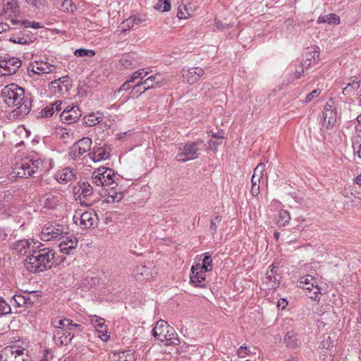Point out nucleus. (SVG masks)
<instances>
[{"mask_svg":"<svg viewBox=\"0 0 361 361\" xmlns=\"http://www.w3.org/2000/svg\"><path fill=\"white\" fill-rule=\"evenodd\" d=\"M1 99L8 107H16V114L23 116L31 109V100L25 97L24 89L15 83L5 86L1 92Z\"/></svg>","mask_w":361,"mask_h":361,"instance_id":"1","label":"nucleus"},{"mask_svg":"<svg viewBox=\"0 0 361 361\" xmlns=\"http://www.w3.org/2000/svg\"><path fill=\"white\" fill-rule=\"evenodd\" d=\"M56 264L55 252L50 248L33 250L24 262L25 269L32 273L43 272Z\"/></svg>","mask_w":361,"mask_h":361,"instance_id":"2","label":"nucleus"},{"mask_svg":"<svg viewBox=\"0 0 361 361\" xmlns=\"http://www.w3.org/2000/svg\"><path fill=\"white\" fill-rule=\"evenodd\" d=\"M45 170V163L41 159L27 158L16 163L12 171L13 178H28Z\"/></svg>","mask_w":361,"mask_h":361,"instance_id":"3","label":"nucleus"},{"mask_svg":"<svg viewBox=\"0 0 361 361\" xmlns=\"http://www.w3.org/2000/svg\"><path fill=\"white\" fill-rule=\"evenodd\" d=\"M153 336L161 342H166V345H178L180 343L178 335L173 327L162 319L159 320L155 327L152 330Z\"/></svg>","mask_w":361,"mask_h":361,"instance_id":"4","label":"nucleus"},{"mask_svg":"<svg viewBox=\"0 0 361 361\" xmlns=\"http://www.w3.org/2000/svg\"><path fill=\"white\" fill-rule=\"evenodd\" d=\"M203 140L198 139L195 142H188L182 147L179 148L180 152L176 155V159L180 162H186L198 158L200 154Z\"/></svg>","mask_w":361,"mask_h":361,"instance_id":"5","label":"nucleus"},{"mask_svg":"<svg viewBox=\"0 0 361 361\" xmlns=\"http://www.w3.org/2000/svg\"><path fill=\"white\" fill-rule=\"evenodd\" d=\"M0 357L1 361H31L28 351L16 345L4 348L0 353Z\"/></svg>","mask_w":361,"mask_h":361,"instance_id":"6","label":"nucleus"},{"mask_svg":"<svg viewBox=\"0 0 361 361\" xmlns=\"http://www.w3.org/2000/svg\"><path fill=\"white\" fill-rule=\"evenodd\" d=\"M297 286L305 290L307 295L314 300H317L320 294V287H319L317 279L307 274L300 276L297 282Z\"/></svg>","mask_w":361,"mask_h":361,"instance_id":"7","label":"nucleus"},{"mask_svg":"<svg viewBox=\"0 0 361 361\" xmlns=\"http://www.w3.org/2000/svg\"><path fill=\"white\" fill-rule=\"evenodd\" d=\"M115 174L113 170L109 168L98 169L92 173V182L97 186L111 187L115 184Z\"/></svg>","mask_w":361,"mask_h":361,"instance_id":"8","label":"nucleus"},{"mask_svg":"<svg viewBox=\"0 0 361 361\" xmlns=\"http://www.w3.org/2000/svg\"><path fill=\"white\" fill-rule=\"evenodd\" d=\"M66 232L63 231L61 225H54L51 223L46 224L40 232L39 237L43 241L60 240Z\"/></svg>","mask_w":361,"mask_h":361,"instance_id":"9","label":"nucleus"},{"mask_svg":"<svg viewBox=\"0 0 361 361\" xmlns=\"http://www.w3.org/2000/svg\"><path fill=\"white\" fill-rule=\"evenodd\" d=\"M22 66L21 61L16 57L0 59V75H11L16 73Z\"/></svg>","mask_w":361,"mask_h":361,"instance_id":"10","label":"nucleus"},{"mask_svg":"<svg viewBox=\"0 0 361 361\" xmlns=\"http://www.w3.org/2000/svg\"><path fill=\"white\" fill-rule=\"evenodd\" d=\"M92 140L87 137L80 139L71 147L69 157L71 159L76 160L85 152L90 150Z\"/></svg>","mask_w":361,"mask_h":361,"instance_id":"11","label":"nucleus"},{"mask_svg":"<svg viewBox=\"0 0 361 361\" xmlns=\"http://www.w3.org/2000/svg\"><path fill=\"white\" fill-rule=\"evenodd\" d=\"M97 219V214L91 212L76 213L73 216V221L75 224L80 225L82 228L88 229L94 227Z\"/></svg>","mask_w":361,"mask_h":361,"instance_id":"12","label":"nucleus"},{"mask_svg":"<svg viewBox=\"0 0 361 361\" xmlns=\"http://www.w3.org/2000/svg\"><path fill=\"white\" fill-rule=\"evenodd\" d=\"M82 116L80 109L78 106H67L60 114V119L66 123L76 122Z\"/></svg>","mask_w":361,"mask_h":361,"instance_id":"13","label":"nucleus"},{"mask_svg":"<svg viewBox=\"0 0 361 361\" xmlns=\"http://www.w3.org/2000/svg\"><path fill=\"white\" fill-rule=\"evenodd\" d=\"M337 114L332 106L326 104L322 112V128L328 130L332 128L336 123Z\"/></svg>","mask_w":361,"mask_h":361,"instance_id":"14","label":"nucleus"},{"mask_svg":"<svg viewBox=\"0 0 361 361\" xmlns=\"http://www.w3.org/2000/svg\"><path fill=\"white\" fill-rule=\"evenodd\" d=\"M204 73V71L200 67L183 68L181 70L182 77L184 80L190 85L197 82Z\"/></svg>","mask_w":361,"mask_h":361,"instance_id":"15","label":"nucleus"},{"mask_svg":"<svg viewBox=\"0 0 361 361\" xmlns=\"http://www.w3.org/2000/svg\"><path fill=\"white\" fill-rule=\"evenodd\" d=\"M162 80L161 75L157 74L155 75H150L145 80L137 81V92H140V94H142L147 90L154 87V85L160 87Z\"/></svg>","mask_w":361,"mask_h":361,"instance_id":"16","label":"nucleus"},{"mask_svg":"<svg viewBox=\"0 0 361 361\" xmlns=\"http://www.w3.org/2000/svg\"><path fill=\"white\" fill-rule=\"evenodd\" d=\"M17 0H4L1 16L6 18H15L19 13Z\"/></svg>","mask_w":361,"mask_h":361,"instance_id":"17","label":"nucleus"},{"mask_svg":"<svg viewBox=\"0 0 361 361\" xmlns=\"http://www.w3.org/2000/svg\"><path fill=\"white\" fill-rule=\"evenodd\" d=\"M62 195L57 191H54L46 194L43 197L42 202L45 208L54 209L62 201Z\"/></svg>","mask_w":361,"mask_h":361,"instance_id":"18","label":"nucleus"},{"mask_svg":"<svg viewBox=\"0 0 361 361\" xmlns=\"http://www.w3.org/2000/svg\"><path fill=\"white\" fill-rule=\"evenodd\" d=\"M197 266H192L191 269L190 282L196 287H205L204 281L206 279V272Z\"/></svg>","mask_w":361,"mask_h":361,"instance_id":"19","label":"nucleus"},{"mask_svg":"<svg viewBox=\"0 0 361 361\" xmlns=\"http://www.w3.org/2000/svg\"><path fill=\"white\" fill-rule=\"evenodd\" d=\"M36 40L34 35L28 33L27 31H20L18 33L12 35L9 38V41L15 44L22 45L30 44Z\"/></svg>","mask_w":361,"mask_h":361,"instance_id":"20","label":"nucleus"},{"mask_svg":"<svg viewBox=\"0 0 361 361\" xmlns=\"http://www.w3.org/2000/svg\"><path fill=\"white\" fill-rule=\"evenodd\" d=\"M110 147L104 145L101 147H94L93 151L89 153L88 156L94 162H97L108 159L110 157Z\"/></svg>","mask_w":361,"mask_h":361,"instance_id":"21","label":"nucleus"},{"mask_svg":"<svg viewBox=\"0 0 361 361\" xmlns=\"http://www.w3.org/2000/svg\"><path fill=\"white\" fill-rule=\"evenodd\" d=\"M75 334L72 331L60 332V330L55 331L53 335V339L56 345H66L70 343L74 338Z\"/></svg>","mask_w":361,"mask_h":361,"instance_id":"22","label":"nucleus"},{"mask_svg":"<svg viewBox=\"0 0 361 361\" xmlns=\"http://www.w3.org/2000/svg\"><path fill=\"white\" fill-rule=\"evenodd\" d=\"M277 266L272 264L267 270L265 277V283L269 288H276L279 285V280L276 276Z\"/></svg>","mask_w":361,"mask_h":361,"instance_id":"23","label":"nucleus"},{"mask_svg":"<svg viewBox=\"0 0 361 361\" xmlns=\"http://www.w3.org/2000/svg\"><path fill=\"white\" fill-rule=\"evenodd\" d=\"M75 173L73 169L70 168H65L59 171L55 174L56 180L62 184L68 183L75 178Z\"/></svg>","mask_w":361,"mask_h":361,"instance_id":"24","label":"nucleus"},{"mask_svg":"<svg viewBox=\"0 0 361 361\" xmlns=\"http://www.w3.org/2000/svg\"><path fill=\"white\" fill-rule=\"evenodd\" d=\"M93 190L92 186L88 182L82 183L78 189L77 199L80 200V203L89 205V203H85V199L92 195Z\"/></svg>","mask_w":361,"mask_h":361,"instance_id":"25","label":"nucleus"},{"mask_svg":"<svg viewBox=\"0 0 361 361\" xmlns=\"http://www.w3.org/2000/svg\"><path fill=\"white\" fill-rule=\"evenodd\" d=\"M54 69V66L43 61H35L31 65V71L39 75L51 73Z\"/></svg>","mask_w":361,"mask_h":361,"instance_id":"26","label":"nucleus"},{"mask_svg":"<svg viewBox=\"0 0 361 361\" xmlns=\"http://www.w3.org/2000/svg\"><path fill=\"white\" fill-rule=\"evenodd\" d=\"M78 245V240L76 238L70 236L66 238V240L62 241L59 247L61 252L70 255L72 251L75 249Z\"/></svg>","mask_w":361,"mask_h":361,"instance_id":"27","label":"nucleus"},{"mask_svg":"<svg viewBox=\"0 0 361 361\" xmlns=\"http://www.w3.org/2000/svg\"><path fill=\"white\" fill-rule=\"evenodd\" d=\"M61 101H56L50 105L45 107L42 110L40 114L41 117L48 118L54 115L55 112L59 111L61 109Z\"/></svg>","mask_w":361,"mask_h":361,"instance_id":"28","label":"nucleus"},{"mask_svg":"<svg viewBox=\"0 0 361 361\" xmlns=\"http://www.w3.org/2000/svg\"><path fill=\"white\" fill-rule=\"evenodd\" d=\"M283 342L288 348H296L299 347L301 342L298 338V335L293 332H288L283 338Z\"/></svg>","mask_w":361,"mask_h":361,"instance_id":"29","label":"nucleus"},{"mask_svg":"<svg viewBox=\"0 0 361 361\" xmlns=\"http://www.w3.org/2000/svg\"><path fill=\"white\" fill-rule=\"evenodd\" d=\"M53 88L57 89L59 92L63 93L69 90V78L68 77H62L58 80L51 82Z\"/></svg>","mask_w":361,"mask_h":361,"instance_id":"30","label":"nucleus"},{"mask_svg":"<svg viewBox=\"0 0 361 361\" xmlns=\"http://www.w3.org/2000/svg\"><path fill=\"white\" fill-rule=\"evenodd\" d=\"M30 243L28 240H20L13 245V249L16 252L24 255L30 250Z\"/></svg>","mask_w":361,"mask_h":361,"instance_id":"31","label":"nucleus"},{"mask_svg":"<svg viewBox=\"0 0 361 361\" xmlns=\"http://www.w3.org/2000/svg\"><path fill=\"white\" fill-rule=\"evenodd\" d=\"M67 323V325L71 324V319L63 317H56L51 319V326L56 329V331L60 330V332L63 331V329L65 326V323Z\"/></svg>","mask_w":361,"mask_h":361,"instance_id":"32","label":"nucleus"},{"mask_svg":"<svg viewBox=\"0 0 361 361\" xmlns=\"http://www.w3.org/2000/svg\"><path fill=\"white\" fill-rule=\"evenodd\" d=\"M11 23L13 25L21 24L25 28H27V27H32V28H34V29H38V28L42 27V25L39 23H37V22H35V21L31 22V21H29V20H17L16 18H12L11 19Z\"/></svg>","mask_w":361,"mask_h":361,"instance_id":"33","label":"nucleus"},{"mask_svg":"<svg viewBox=\"0 0 361 361\" xmlns=\"http://www.w3.org/2000/svg\"><path fill=\"white\" fill-rule=\"evenodd\" d=\"M84 123L87 126H94L102 121L101 116H97L94 114H90L83 118Z\"/></svg>","mask_w":361,"mask_h":361,"instance_id":"34","label":"nucleus"},{"mask_svg":"<svg viewBox=\"0 0 361 361\" xmlns=\"http://www.w3.org/2000/svg\"><path fill=\"white\" fill-rule=\"evenodd\" d=\"M318 23H328L339 24L340 18L336 14L330 13L329 15L320 16L318 19Z\"/></svg>","mask_w":361,"mask_h":361,"instance_id":"35","label":"nucleus"},{"mask_svg":"<svg viewBox=\"0 0 361 361\" xmlns=\"http://www.w3.org/2000/svg\"><path fill=\"white\" fill-rule=\"evenodd\" d=\"M278 217V224L280 226H285L290 219L289 213L284 209H281L279 212Z\"/></svg>","mask_w":361,"mask_h":361,"instance_id":"36","label":"nucleus"},{"mask_svg":"<svg viewBox=\"0 0 361 361\" xmlns=\"http://www.w3.org/2000/svg\"><path fill=\"white\" fill-rule=\"evenodd\" d=\"M360 81L353 80L352 82H348L347 85L343 89V94H350L353 92L355 90H357L360 87Z\"/></svg>","mask_w":361,"mask_h":361,"instance_id":"37","label":"nucleus"},{"mask_svg":"<svg viewBox=\"0 0 361 361\" xmlns=\"http://www.w3.org/2000/svg\"><path fill=\"white\" fill-rule=\"evenodd\" d=\"M150 197L149 188L147 185H143L140 188L139 194L137 195V197H139L140 202H145Z\"/></svg>","mask_w":361,"mask_h":361,"instance_id":"38","label":"nucleus"},{"mask_svg":"<svg viewBox=\"0 0 361 361\" xmlns=\"http://www.w3.org/2000/svg\"><path fill=\"white\" fill-rule=\"evenodd\" d=\"M92 324L94 326L95 330L97 332L99 330L102 329H105V326H106L104 324V319L100 317H98L97 316L94 315L90 319Z\"/></svg>","mask_w":361,"mask_h":361,"instance_id":"39","label":"nucleus"},{"mask_svg":"<svg viewBox=\"0 0 361 361\" xmlns=\"http://www.w3.org/2000/svg\"><path fill=\"white\" fill-rule=\"evenodd\" d=\"M212 258L209 255H205L202 259V264H197V267H200L205 271H210L212 269Z\"/></svg>","mask_w":361,"mask_h":361,"instance_id":"40","label":"nucleus"},{"mask_svg":"<svg viewBox=\"0 0 361 361\" xmlns=\"http://www.w3.org/2000/svg\"><path fill=\"white\" fill-rule=\"evenodd\" d=\"M157 10L161 12L169 11L171 9V3L169 0H159L155 6Z\"/></svg>","mask_w":361,"mask_h":361,"instance_id":"41","label":"nucleus"},{"mask_svg":"<svg viewBox=\"0 0 361 361\" xmlns=\"http://www.w3.org/2000/svg\"><path fill=\"white\" fill-rule=\"evenodd\" d=\"M74 55L79 57H92L95 55V51L92 49H78L74 51Z\"/></svg>","mask_w":361,"mask_h":361,"instance_id":"42","label":"nucleus"},{"mask_svg":"<svg viewBox=\"0 0 361 361\" xmlns=\"http://www.w3.org/2000/svg\"><path fill=\"white\" fill-rule=\"evenodd\" d=\"M123 197V195L121 192H112V194L109 192V195L106 198L107 203L118 202L121 201Z\"/></svg>","mask_w":361,"mask_h":361,"instance_id":"43","label":"nucleus"},{"mask_svg":"<svg viewBox=\"0 0 361 361\" xmlns=\"http://www.w3.org/2000/svg\"><path fill=\"white\" fill-rule=\"evenodd\" d=\"M140 275L144 279H149L151 276L150 267L143 265L140 268L137 267V276Z\"/></svg>","mask_w":361,"mask_h":361,"instance_id":"44","label":"nucleus"},{"mask_svg":"<svg viewBox=\"0 0 361 361\" xmlns=\"http://www.w3.org/2000/svg\"><path fill=\"white\" fill-rule=\"evenodd\" d=\"M11 312L10 305L0 298V315L7 314Z\"/></svg>","mask_w":361,"mask_h":361,"instance_id":"45","label":"nucleus"},{"mask_svg":"<svg viewBox=\"0 0 361 361\" xmlns=\"http://www.w3.org/2000/svg\"><path fill=\"white\" fill-rule=\"evenodd\" d=\"M265 171V164L264 163H259L254 170L253 176L261 179L263 177L264 172Z\"/></svg>","mask_w":361,"mask_h":361,"instance_id":"46","label":"nucleus"},{"mask_svg":"<svg viewBox=\"0 0 361 361\" xmlns=\"http://www.w3.org/2000/svg\"><path fill=\"white\" fill-rule=\"evenodd\" d=\"M319 56V47H312L311 49L306 53V58H310V61L315 60Z\"/></svg>","mask_w":361,"mask_h":361,"instance_id":"47","label":"nucleus"},{"mask_svg":"<svg viewBox=\"0 0 361 361\" xmlns=\"http://www.w3.org/2000/svg\"><path fill=\"white\" fill-rule=\"evenodd\" d=\"M190 14L186 10L185 5H180L178 8L177 17L180 19H185Z\"/></svg>","mask_w":361,"mask_h":361,"instance_id":"48","label":"nucleus"},{"mask_svg":"<svg viewBox=\"0 0 361 361\" xmlns=\"http://www.w3.org/2000/svg\"><path fill=\"white\" fill-rule=\"evenodd\" d=\"M13 300H14L15 303L18 307H25V295H15L13 297Z\"/></svg>","mask_w":361,"mask_h":361,"instance_id":"49","label":"nucleus"},{"mask_svg":"<svg viewBox=\"0 0 361 361\" xmlns=\"http://www.w3.org/2000/svg\"><path fill=\"white\" fill-rule=\"evenodd\" d=\"M251 350L247 346H241L238 350L237 354L240 357H245L246 355H248L251 353Z\"/></svg>","mask_w":361,"mask_h":361,"instance_id":"50","label":"nucleus"},{"mask_svg":"<svg viewBox=\"0 0 361 361\" xmlns=\"http://www.w3.org/2000/svg\"><path fill=\"white\" fill-rule=\"evenodd\" d=\"M321 93V90L319 89H316L309 93L305 98V102H310L314 98L318 97Z\"/></svg>","mask_w":361,"mask_h":361,"instance_id":"51","label":"nucleus"},{"mask_svg":"<svg viewBox=\"0 0 361 361\" xmlns=\"http://www.w3.org/2000/svg\"><path fill=\"white\" fill-rule=\"evenodd\" d=\"M148 69L149 68L145 70L142 68L137 71V81L143 80V78L150 73V71H148Z\"/></svg>","mask_w":361,"mask_h":361,"instance_id":"52","label":"nucleus"},{"mask_svg":"<svg viewBox=\"0 0 361 361\" xmlns=\"http://www.w3.org/2000/svg\"><path fill=\"white\" fill-rule=\"evenodd\" d=\"M98 336L103 341H107L109 339V336L107 334V328L105 326V329H102L97 331Z\"/></svg>","mask_w":361,"mask_h":361,"instance_id":"53","label":"nucleus"},{"mask_svg":"<svg viewBox=\"0 0 361 361\" xmlns=\"http://www.w3.org/2000/svg\"><path fill=\"white\" fill-rule=\"evenodd\" d=\"M67 323L68 322L65 323V326H64V329H63V332L67 333V334H68V331H71L73 327H75V328H77V329L80 327V324L73 323L71 319V324H70L67 325Z\"/></svg>","mask_w":361,"mask_h":361,"instance_id":"54","label":"nucleus"},{"mask_svg":"<svg viewBox=\"0 0 361 361\" xmlns=\"http://www.w3.org/2000/svg\"><path fill=\"white\" fill-rule=\"evenodd\" d=\"M135 73L132 74L131 80L124 82L119 89V91H123L128 90L131 86L130 83L133 82V78H135Z\"/></svg>","mask_w":361,"mask_h":361,"instance_id":"55","label":"nucleus"},{"mask_svg":"<svg viewBox=\"0 0 361 361\" xmlns=\"http://www.w3.org/2000/svg\"><path fill=\"white\" fill-rule=\"evenodd\" d=\"M26 1L36 6L37 8H40L41 6H44L45 0H26Z\"/></svg>","mask_w":361,"mask_h":361,"instance_id":"56","label":"nucleus"},{"mask_svg":"<svg viewBox=\"0 0 361 361\" xmlns=\"http://www.w3.org/2000/svg\"><path fill=\"white\" fill-rule=\"evenodd\" d=\"M250 192L253 196H257L259 194V185H252Z\"/></svg>","mask_w":361,"mask_h":361,"instance_id":"57","label":"nucleus"},{"mask_svg":"<svg viewBox=\"0 0 361 361\" xmlns=\"http://www.w3.org/2000/svg\"><path fill=\"white\" fill-rule=\"evenodd\" d=\"M320 353L322 354V355L326 357L324 358V361H332L331 353H330L327 350H323Z\"/></svg>","mask_w":361,"mask_h":361,"instance_id":"58","label":"nucleus"},{"mask_svg":"<svg viewBox=\"0 0 361 361\" xmlns=\"http://www.w3.org/2000/svg\"><path fill=\"white\" fill-rule=\"evenodd\" d=\"M303 72V69L302 68L300 71H295V72L293 74V77L291 78V80H294L300 78L302 73Z\"/></svg>","mask_w":361,"mask_h":361,"instance_id":"59","label":"nucleus"},{"mask_svg":"<svg viewBox=\"0 0 361 361\" xmlns=\"http://www.w3.org/2000/svg\"><path fill=\"white\" fill-rule=\"evenodd\" d=\"M310 64H311L310 58L307 57L306 59L302 60V61L301 62V65L302 66V68L303 69V68H307V67L310 66Z\"/></svg>","mask_w":361,"mask_h":361,"instance_id":"60","label":"nucleus"},{"mask_svg":"<svg viewBox=\"0 0 361 361\" xmlns=\"http://www.w3.org/2000/svg\"><path fill=\"white\" fill-rule=\"evenodd\" d=\"M216 229L217 226L216 225V223L214 221H212L210 224V231H212L213 235L216 233Z\"/></svg>","mask_w":361,"mask_h":361,"instance_id":"61","label":"nucleus"},{"mask_svg":"<svg viewBox=\"0 0 361 361\" xmlns=\"http://www.w3.org/2000/svg\"><path fill=\"white\" fill-rule=\"evenodd\" d=\"M25 307H30V306H32L33 305V302L32 301L30 298H29L27 296V295H25Z\"/></svg>","mask_w":361,"mask_h":361,"instance_id":"62","label":"nucleus"},{"mask_svg":"<svg viewBox=\"0 0 361 361\" xmlns=\"http://www.w3.org/2000/svg\"><path fill=\"white\" fill-rule=\"evenodd\" d=\"M329 338V337L328 338ZM321 345H322V348H325L326 350H328V348H329L330 346V342L329 341V339H327L326 341H324L322 342Z\"/></svg>","mask_w":361,"mask_h":361,"instance_id":"63","label":"nucleus"},{"mask_svg":"<svg viewBox=\"0 0 361 361\" xmlns=\"http://www.w3.org/2000/svg\"><path fill=\"white\" fill-rule=\"evenodd\" d=\"M355 183L358 185L359 186H361V174H360L359 176H357L355 180H354Z\"/></svg>","mask_w":361,"mask_h":361,"instance_id":"64","label":"nucleus"}]
</instances>
